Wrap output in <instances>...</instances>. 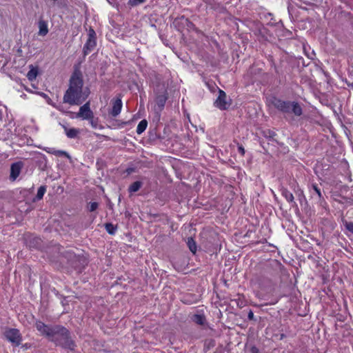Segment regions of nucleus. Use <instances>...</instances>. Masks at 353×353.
I'll list each match as a JSON object with an SVG mask.
<instances>
[{
  "instance_id": "nucleus-16",
  "label": "nucleus",
  "mask_w": 353,
  "mask_h": 353,
  "mask_svg": "<svg viewBox=\"0 0 353 353\" xmlns=\"http://www.w3.org/2000/svg\"><path fill=\"white\" fill-rule=\"evenodd\" d=\"M147 125L148 121L145 119L141 120L137 125V133L138 134L143 133L145 130Z\"/></svg>"
},
{
  "instance_id": "nucleus-20",
  "label": "nucleus",
  "mask_w": 353,
  "mask_h": 353,
  "mask_svg": "<svg viewBox=\"0 0 353 353\" xmlns=\"http://www.w3.org/2000/svg\"><path fill=\"white\" fill-rule=\"evenodd\" d=\"M105 228L108 234L113 235L115 234L117 227L111 223H107L105 224Z\"/></svg>"
},
{
  "instance_id": "nucleus-9",
  "label": "nucleus",
  "mask_w": 353,
  "mask_h": 353,
  "mask_svg": "<svg viewBox=\"0 0 353 353\" xmlns=\"http://www.w3.org/2000/svg\"><path fill=\"white\" fill-rule=\"evenodd\" d=\"M112 107L110 112V114H111L112 117H116L120 114L123 105L121 95H119L116 99H113L112 100Z\"/></svg>"
},
{
  "instance_id": "nucleus-12",
  "label": "nucleus",
  "mask_w": 353,
  "mask_h": 353,
  "mask_svg": "<svg viewBox=\"0 0 353 353\" xmlns=\"http://www.w3.org/2000/svg\"><path fill=\"white\" fill-rule=\"evenodd\" d=\"M30 69L27 74V78L29 81H32L36 79L38 75V68L30 65Z\"/></svg>"
},
{
  "instance_id": "nucleus-30",
  "label": "nucleus",
  "mask_w": 353,
  "mask_h": 353,
  "mask_svg": "<svg viewBox=\"0 0 353 353\" xmlns=\"http://www.w3.org/2000/svg\"><path fill=\"white\" fill-rule=\"evenodd\" d=\"M90 123H91V125H92L94 128H95V127H96V124L94 123V122L93 119H90Z\"/></svg>"
},
{
  "instance_id": "nucleus-1",
  "label": "nucleus",
  "mask_w": 353,
  "mask_h": 353,
  "mask_svg": "<svg viewBox=\"0 0 353 353\" xmlns=\"http://www.w3.org/2000/svg\"><path fill=\"white\" fill-rule=\"evenodd\" d=\"M35 327L41 335L47 337L56 345L74 350L75 343L71 338L70 332L65 327L59 325H47L41 321H36Z\"/></svg>"
},
{
  "instance_id": "nucleus-10",
  "label": "nucleus",
  "mask_w": 353,
  "mask_h": 353,
  "mask_svg": "<svg viewBox=\"0 0 353 353\" xmlns=\"http://www.w3.org/2000/svg\"><path fill=\"white\" fill-rule=\"evenodd\" d=\"M168 99L167 94L165 92L162 94H159L156 97L155 103L158 107L159 110H162L165 106L166 101Z\"/></svg>"
},
{
  "instance_id": "nucleus-27",
  "label": "nucleus",
  "mask_w": 353,
  "mask_h": 353,
  "mask_svg": "<svg viewBox=\"0 0 353 353\" xmlns=\"http://www.w3.org/2000/svg\"><path fill=\"white\" fill-rule=\"evenodd\" d=\"M248 318L250 321L254 320V313H253L252 310H250L249 311V312L248 314Z\"/></svg>"
},
{
  "instance_id": "nucleus-8",
  "label": "nucleus",
  "mask_w": 353,
  "mask_h": 353,
  "mask_svg": "<svg viewBox=\"0 0 353 353\" xmlns=\"http://www.w3.org/2000/svg\"><path fill=\"white\" fill-rule=\"evenodd\" d=\"M23 167V164L21 161H18L11 165L10 174V181H14L17 179L21 172Z\"/></svg>"
},
{
  "instance_id": "nucleus-24",
  "label": "nucleus",
  "mask_w": 353,
  "mask_h": 353,
  "mask_svg": "<svg viewBox=\"0 0 353 353\" xmlns=\"http://www.w3.org/2000/svg\"><path fill=\"white\" fill-rule=\"evenodd\" d=\"M146 1V0H128V5L132 7H134L139 6L141 3H143Z\"/></svg>"
},
{
  "instance_id": "nucleus-23",
  "label": "nucleus",
  "mask_w": 353,
  "mask_h": 353,
  "mask_svg": "<svg viewBox=\"0 0 353 353\" xmlns=\"http://www.w3.org/2000/svg\"><path fill=\"white\" fill-rule=\"evenodd\" d=\"M263 136L270 140H274L276 133L270 130L263 131Z\"/></svg>"
},
{
  "instance_id": "nucleus-6",
  "label": "nucleus",
  "mask_w": 353,
  "mask_h": 353,
  "mask_svg": "<svg viewBox=\"0 0 353 353\" xmlns=\"http://www.w3.org/2000/svg\"><path fill=\"white\" fill-rule=\"evenodd\" d=\"M77 117L82 118L83 119H92L94 117V114L90 110V101H88L84 105L80 107L79 111L77 114Z\"/></svg>"
},
{
  "instance_id": "nucleus-28",
  "label": "nucleus",
  "mask_w": 353,
  "mask_h": 353,
  "mask_svg": "<svg viewBox=\"0 0 353 353\" xmlns=\"http://www.w3.org/2000/svg\"><path fill=\"white\" fill-rule=\"evenodd\" d=\"M238 151L241 154V155H244L245 154V149L243 147L242 145H240L238 146Z\"/></svg>"
},
{
  "instance_id": "nucleus-14",
  "label": "nucleus",
  "mask_w": 353,
  "mask_h": 353,
  "mask_svg": "<svg viewBox=\"0 0 353 353\" xmlns=\"http://www.w3.org/2000/svg\"><path fill=\"white\" fill-rule=\"evenodd\" d=\"M48 153H50L52 154H54L57 157H67L68 159H70V154L65 152V151H63V150H55L54 148H50L49 149V150L47 151Z\"/></svg>"
},
{
  "instance_id": "nucleus-19",
  "label": "nucleus",
  "mask_w": 353,
  "mask_h": 353,
  "mask_svg": "<svg viewBox=\"0 0 353 353\" xmlns=\"http://www.w3.org/2000/svg\"><path fill=\"white\" fill-rule=\"evenodd\" d=\"M187 245L190 249V250L193 253L195 254L196 252V244L193 238L190 237L188 239L187 241Z\"/></svg>"
},
{
  "instance_id": "nucleus-22",
  "label": "nucleus",
  "mask_w": 353,
  "mask_h": 353,
  "mask_svg": "<svg viewBox=\"0 0 353 353\" xmlns=\"http://www.w3.org/2000/svg\"><path fill=\"white\" fill-rule=\"evenodd\" d=\"M46 191V187L45 185L40 186L37 190L36 199L37 200L42 199Z\"/></svg>"
},
{
  "instance_id": "nucleus-7",
  "label": "nucleus",
  "mask_w": 353,
  "mask_h": 353,
  "mask_svg": "<svg viewBox=\"0 0 353 353\" xmlns=\"http://www.w3.org/2000/svg\"><path fill=\"white\" fill-rule=\"evenodd\" d=\"M226 98L227 96L225 92L221 90H219V96L214 103L215 107L219 108L220 110H226L229 107V104L226 101Z\"/></svg>"
},
{
  "instance_id": "nucleus-2",
  "label": "nucleus",
  "mask_w": 353,
  "mask_h": 353,
  "mask_svg": "<svg viewBox=\"0 0 353 353\" xmlns=\"http://www.w3.org/2000/svg\"><path fill=\"white\" fill-rule=\"evenodd\" d=\"M83 84L81 72L75 70L70 77L69 87L63 98V102L71 105H81L90 94L89 88H83Z\"/></svg>"
},
{
  "instance_id": "nucleus-17",
  "label": "nucleus",
  "mask_w": 353,
  "mask_h": 353,
  "mask_svg": "<svg viewBox=\"0 0 353 353\" xmlns=\"http://www.w3.org/2000/svg\"><path fill=\"white\" fill-rule=\"evenodd\" d=\"M282 195L285 198V199L289 202V203H295V202L294 201V196L292 194V192H290L288 190L285 189V188H283L282 190Z\"/></svg>"
},
{
  "instance_id": "nucleus-25",
  "label": "nucleus",
  "mask_w": 353,
  "mask_h": 353,
  "mask_svg": "<svg viewBox=\"0 0 353 353\" xmlns=\"http://www.w3.org/2000/svg\"><path fill=\"white\" fill-rule=\"evenodd\" d=\"M98 207H99V204L97 202H92L90 203V205H89V211L94 212L98 208Z\"/></svg>"
},
{
  "instance_id": "nucleus-11",
  "label": "nucleus",
  "mask_w": 353,
  "mask_h": 353,
  "mask_svg": "<svg viewBox=\"0 0 353 353\" xmlns=\"http://www.w3.org/2000/svg\"><path fill=\"white\" fill-rule=\"evenodd\" d=\"M39 26V35L40 36H46L48 32V28L47 22L44 20H39L38 23Z\"/></svg>"
},
{
  "instance_id": "nucleus-4",
  "label": "nucleus",
  "mask_w": 353,
  "mask_h": 353,
  "mask_svg": "<svg viewBox=\"0 0 353 353\" xmlns=\"http://www.w3.org/2000/svg\"><path fill=\"white\" fill-rule=\"evenodd\" d=\"M88 36V39L83 48V53L84 56H86L91 52L97 46L96 32L92 28L89 29Z\"/></svg>"
},
{
  "instance_id": "nucleus-29",
  "label": "nucleus",
  "mask_w": 353,
  "mask_h": 353,
  "mask_svg": "<svg viewBox=\"0 0 353 353\" xmlns=\"http://www.w3.org/2000/svg\"><path fill=\"white\" fill-rule=\"evenodd\" d=\"M250 352L251 353H260L259 349L255 346H252L250 348Z\"/></svg>"
},
{
  "instance_id": "nucleus-18",
  "label": "nucleus",
  "mask_w": 353,
  "mask_h": 353,
  "mask_svg": "<svg viewBox=\"0 0 353 353\" xmlns=\"http://www.w3.org/2000/svg\"><path fill=\"white\" fill-rule=\"evenodd\" d=\"M141 186L142 183L141 181H135L130 185L128 191L130 193L136 192L141 188Z\"/></svg>"
},
{
  "instance_id": "nucleus-21",
  "label": "nucleus",
  "mask_w": 353,
  "mask_h": 353,
  "mask_svg": "<svg viewBox=\"0 0 353 353\" xmlns=\"http://www.w3.org/2000/svg\"><path fill=\"white\" fill-rule=\"evenodd\" d=\"M314 191V192L317 195L319 199H321L323 198L321 189L319 188L318 185L316 183H312L311 185L310 191Z\"/></svg>"
},
{
  "instance_id": "nucleus-15",
  "label": "nucleus",
  "mask_w": 353,
  "mask_h": 353,
  "mask_svg": "<svg viewBox=\"0 0 353 353\" xmlns=\"http://www.w3.org/2000/svg\"><path fill=\"white\" fill-rule=\"evenodd\" d=\"M192 320L197 325H203L206 322V319L204 315L202 314H194L192 317Z\"/></svg>"
},
{
  "instance_id": "nucleus-26",
  "label": "nucleus",
  "mask_w": 353,
  "mask_h": 353,
  "mask_svg": "<svg viewBox=\"0 0 353 353\" xmlns=\"http://www.w3.org/2000/svg\"><path fill=\"white\" fill-rule=\"evenodd\" d=\"M345 226L346 228V229L351 232L352 233H353V222H348V221H345Z\"/></svg>"
},
{
  "instance_id": "nucleus-13",
  "label": "nucleus",
  "mask_w": 353,
  "mask_h": 353,
  "mask_svg": "<svg viewBox=\"0 0 353 353\" xmlns=\"http://www.w3.org/2000/svg\"><path fill=\"white\" fill-rule=\"evenodd\" d=\"M65 134L70 139L76 138L79 134V130L76 128H68L65 126H63Z\"/></svg>"
},
{
  "instance_id": "nucleus-3",
  "label": "nucleus",
  "mask_w": 353,
  "mask_h": 353,
  "mask_svg": "<svg viewBox=\"0 0 353 353\" xmlns=\"http://www.w3.org/2000/svg\"><path fill=\"white\" fill-rule=\"evenodd\" d=\"M270 103L278 110L285 114L293 113L295 116L300 117L303 114V110L299 103L295 101H283L276 97L270 99Z\"/></svg>"
},
{
  "instance_id": "nucleus-5",
  "label": "nucleus",
  "mask_w": 353,
  "mask_h": 353,
  "mask_svg": "<svg viewBox=\"0 0 353 353\" xmlns=\"http://www.w3.org/2000/svg\"><path fill=\"white\" fill-rule=\"evenodd\" d=\"M5 338L14 346H19L22 341V336L19 330L10 328L4 332Z\"/></svg>"
}]
</instances>
